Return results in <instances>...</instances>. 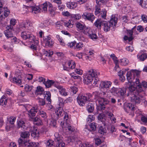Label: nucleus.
I'll use <instances>...</instances> for the list:
<instances>
[{"mask_svg": "<svg viewBox=\"0 0 147 147\" xmlns=\"http://www.w3.org/2000/svg\"><path fill=\"white\" fill-rule=\"evenodd\" d=\"M93 95L94 96L96 103H99V109L101 110H104L105 108V105L109 103L108 100L105 98L107 95L106 93L104 92L96 91L93 93Z\"/></svg>", "mask_w": 147, "mask_h": 147, "instance_id": "f257e3e1", "label": "nucleus"}, {"mask_svg": "<svg viewBox=\"0 0 147 147\" xmlns=\"http://www.w3.org/2000/svg\"><path fill=\"white\" fill-rule=\"evenodd\" d=\"M99 75V72L94 69L89 70L86 73L85 76V80L86 83L88 84H92L93 82V84L96 86H98L99 81L98 77Z\"/></svg>", "mask_w": 147, "mask_h": 147, "instance_id": "f03ea898", "label": "nucleus"}, {"mask_svg": "<svg viewBox=\"0 0 147 147\" xmlns=\"http://www.w3.org/2000/svg\"><path fill=\"white\" fill-rule=\"evenodd\" d=\"M137 86L136 88L132 85H131L128 88L129 91L127 94V96H130L136 93H140L143 92V90L142 87V85L139 84V80L138 79L136 78L134 82Z\"/></svg>", "mask_w": 147, "mask_h": 147, "instance_id": "7ed1b4c3", "label": "nucleus"}, {"mask_svg": "<svg viewBox=\"0 0 147 147\" xmlns=\"http://www.w3.org/2000/svg\"><path fill=\"white\" fill-rule=\"evenodd\" d=\"M118 18L116 15H112L109 22L104 21L102 22V26L104 30L106 32H108L110 30L111 27L115 26L117 23Z\"/></svg>", "mask_w": 147, "mask_h": 147, "instance_id": "20e7f679", "label": "nucleus"}, {"mask_svg": "<svg viewBox=\"0 0 147 147\" xmlns=\"http://www.w3.org/2000/svg\"><path fill=\"white\" fill-rule=\"evenodd\" d=\"M44 90L42 87L38 86L37 87L36 89L35 92V94L38 96L39 95H43V97L46 98L47 100L48 101V103L50 104L51 103V94L49 91L46 92L44 94H43Z\"/></svg>", "mask_w": 147, "mask_h": 147, "instance_id": "39448f33", "label": "nucleus"}, {"mask_svg": "<svg viewBox=\"0 0 147 147\" xmlns=\"http://www.w3.org/2000/svg\"><path fill=\"white\" fill-rule=\"evenodd\" d=\"M142 92H140L129 96L131 102L135 104L140 103L141 101L144 100V97L142 95Z\"/></svg>", "mask_w": 147, "mask_h": 147, "instance_id": "423d86ee", "label": "nucleus"}, {"mask_svg": "<svg viewBox=\"0 0 147 147\" xmlns=\"http://www.w3.org/2000/svg\"><path fill=\"white\" fill-rule=\"evenodd\" d=\"M135 109V106L131 103L127 104L124 106L125 111L132 117L134 116V110Z\"/></svg>", "mask_w": 147, "mask_h": 147, "instance_id": "0eeeda50", "label": "nucleus"}, {"mask_svg": "<svg viewBox=\"0 0 147 147\" xmlns=\"http://www.w3.org/2000/svg\"><path fill=\"white\" fill-rule=\"evenodd\" d=\"M21 36L24 40L29 39L30 42H34L35 37L32 34H30L28 31H25L21 33Z\"/></svg>", "mask_w": 147, "mask_h": 147, "instance_id": "6e6552de", "label": "nucleus"}, {"mask_svg": "<svg viewBox=\"0 0 147 147\" xmlns=\"http://www.w3.org/2000/svg\"><path fill=\"white\" fill-rule=\"evenodd\" d=\"M69 123V119L64 122L61 121L60 124L63 129L67 128L69 131L73 132L75 130V128L73 126L70 125Z\"/></svg>", "mask_w": 147, "mask_h": 147, "instance_id": "1a4fd4ad", "label": "nucleus"}, {"mask_svg": "<svg viewBox=\"0 0 147 147\" xmlns=\"http://www.w3.org/2000/svg\"><path fill=\"white\" fill-rule=\"evenodd\" d=\"M75 67V63L74 62L72 61L71 62L70 61H68L65 63V65H63V68L64 70L69 72L71 71Z\"/></svg>", "mask_w": 147, "mask_h": 147, "instance_id": "9d476101", "label": "nucleus"}, {"mask_svg": "<svg viewBox=\"0 0 147 147\" xmlns=\"http://www.w3.org/2000/svg\"><path fill=\"white\" fill-rule=\"evenodd\" d=\"M83 71L79 69H74V72L69 73L70 75L71 76V78H73L74 79H80L81 80V78L80 76L76 75L75 73L80 75H82L83 74Z\"/></svg>", "mask_w": 147, "mask_h": 147, "instance_id": "9b49d317", "label": "nucleus"}, {"mask_svg": "<svg viewBox=\"0 0 147 147\" xmlns=\"http://www.w3.org/2000/svg\"><path fill=\"white\" fill-rule=\"evenodd\" d=\"M77 101L79 105L82 106H84L86 101H87V98L84 94H80L77 98Z\"/></svg>", "mask_w": 147, "mask_h": 147, "instance_id": "f8f14e48", "label": "nucleus"}, {"mask_svg": "<svg viewBox=\"0 0 147 147\" xmlns=\"http://www.w3.org/2000/svg\"><path fill=\"white\" fill-rule=\"evenodd\" d=\"M56 115L57 117H58L63 116L64 122L69 119L70 117L69 114L67 113L64 111H61L60 110L57 111Z\"/></svg>", "mask_w": 147, "mask_h": 147, "instance_id": "ddd939ff", "label": "nucleus"}, {"mask_svg": "<svg viewBox=\"0 0 147 147\" xmlns=\"http://www.w3.org/2000/svg\"><path fill=\"white\" fill-rule=\"evenodd\" d=\"M82 16L84 19L90 21L92 22L95 19L94 16L93 14L88 12L84 13Z\"/></svg>", "mask_w": 147, "mask_h": 147, "instance_id": "4468645a", "label": "nucleus"}, {"mask_svg": "<svg viewBox=\"0 0 147 147\" xmlns=\"http://www.w3.org/2000/svg\"><path fill=\"white\" fill-rule=\"evenodd\" d=\"M10 13L9 10L7 8H4V11H0V21L3 20Z\"/></svg>", "mask_w": 147, "mask_h": 147, "instance_id": "2eb2a0df", "label": "nucleus"}, {"mask_svg": "<svg viewBox=\"0 0 147 147\" xmlns=\"http://www.w3.org/2000/svg\"><path fill=\"white\" fill-rule=\"evenodd\" d=\"M7 30L4 31V34L6 36L7 38L13 37L12 31L13 30V27L7 26L6 27Z\"/></svg>", "mask_w": 147, "mask_h": 147, "instance_id": "dca6fc26", "label": "nucleus"}, {"mask_svg": "<svg viewBox=\"0 0 147 147\" xmlns=\"http://www.w3.org/2000/svg\"><path fill=\"white\" fill-rule=\"evenodd\" d=\"M43 43L46 47H50L53 45V42L49 36H47L43 38Z\"/></svg>", "mask_w": 147, "mask_h": 147, "instance_id": "f3484780", "label": "nucleus"}, {"mask_svg": "<svg viewBox=\"0 0 147 147\" xmlns=\"http://www.w3.org/2000/svg\"><path fill=\"white\" fill-rule=\"evenodd\" d=\"M111 84L112 82H111L105 81L101 82L100 86L101 88L107 89L109 88L111 86Z\"/></svg>", "mask_w": 147, "mask_h": 147, "instance_id": "a211bd4d", "label": "nucleus"}, {"mask_svg": "<svg viewBox=\"0 0 147 147\" xmlns=\"http://www.w3.org/2000/svg\"><path fill=\"white\" fill-rule=\"evenodd\" d=\"M76 26L78 31L82 32L86 28V26L84 23L79 22L76 23Z\"/></svg>", "mask_w": 147, "mask_h": 147, "instance_id": "6ab92c4d", "label": "nucleus"}, {"mask_svg": "<svg viewBox=\"0 0 147 147\" xmlns=\"http://www.w3.org/2000/svg\"><path fill=\"white\" fill-rule=\"evenodd\" d=\"M56 87L59 90V92L62 96H66L68 95V93L67 91L62 86L57 85Z\"/></svg>", "mask_w": 147, "mask_h": 147, "instance_id": "aec40b11", "label": "nucleus"}, {"mask_svg": "<svg viewBox=\"0 0 147 147\" xmlns=\"http://www.w3.org/2000/svg\"><path fill=\"white\" fill-rule=\"evenodd\" d=\"M10 80L13 83L15 84L18 85H20L22 84L21 79L20 77H15L11 78H10Z\"/></svg>", "mask_w": 147, "mask_h": 147, "instance_id": "412c9836", "label": "nucleus"}, {"mask_svg": "<svg viewBox=\"0 0 147 147\" xmlns=\"http://www.w3.org/2000/svg\"><path fill=\"white\" fill-rule=\"evenodd\" d=\"M104 2V1L103 0H96V3L97 4V5L96 6V8L95 11V15H99L100 11V8H99V6L101 3H103Z\"/></svg>", "mask_w": 147, "mask_h": 147, "instance_id": "4be33fe9", "label": "nucleus"}, {"mask_svg": "<svg viewBox=\"0 0 147 147\" xmlns=\"http://www.w3.org/2000/svg\"><path fill=\"white\" fill-rule=\"evenodd\" d=\"M126 76L127 79L129 82L130 83V84H134L135 80V78L134 77L132 79L131 78L132 74L131 72L130 71H127Z\"/></svg>", "mask_w": 147, "mask_h": 147, "instance_id": "5701e85b", "label": "nucleus"}, {"mask_svg": "<svg viewBox=\"0 0 147 147\" xmlns=\"http://www.w3.org/2000/svg\"><path fill=\"white\" fill-rule=\"evenodd\" d=\"M38 111V109L36 107H33L28 111V115L30 117L35 116Z\"/></svg>", "mask_w": 147, "mask_h": 147, "instance_id": "b1692460", "label": "nucleus"}, {"mask_svg": "<svg viewBox=\"0 0 147 147\" xmlns=\"http://www.w3.org/2000/svg\"><path fill=\"white\" fill-rule=\"evenodd\" d=\"M137 57L140 61H143L147 58V54L144 53H139L137 55Z\"/></svg>", "mask_w": 147, "mask_h": 147, "instance_id": "393cba45", "label": "nucleus"}, {"mask_svg": "<svg viewBox=\"0 0 147 147\" xmlns=\"http://www.w3.org/2000/svg\"><path fill=\"white\" fill-rule=\"evenodd\" d=\"M96 124L94 123H92L90 124L89 125H86L85 128L88 129L90 131H94L96 129Z\"/></svg>", "mask_w": 147, "mask_h": 147, "instance_id": "a878e982", "label": "nucleus"}, {"mask_svg": "<svg viewBox=\"0 0 147 147\" xmlns=\"http://www.w3.org/2000/svg\"><path fill=\"white\" fill-rule=\"evenodd\" d=\"M128 69H123L122 70H121L118 72V75L119 77L122 78L121 81L123 82L125 79V78L123 75L125 73L126 71H127Z\"/></svg>", "mask_w": 147, "mask_h": 147, "instance_id": "bb28decb", "label": "nucleus"}, {"mask_svg": "<svg viewBox=\"0 0 147 147\" xmlns=\"http://www.w3.org/2000/svg\"><path fill=\"white\" fill-rule=\"evenodd\" d=\"M93 32L92 30L89 27H86L83 31V33L88 36Z\"/></svg>", "mask_w": 147, "mask_h": 147, "instance_id": "cd10ccee", "label": "nucleus"}, {"mask_svg": "<svg viewBox=\"0 0 147 147\" xmlns=\"http://www.w3.org/2000/svg\"><path fill=\"white\" fill-rule=\"evenodd\" d=\"M28 9H30L32 13H38L40 10L39 7L37 6H30L28 7Z\"/></svg>", "mask_w": 147, "mask_h": 147, "instance_id": "c85d7f7f", "label": "nucleus"}, {"mask_svg": "<svg viewBox=\"0 0 147 147\" xmlns=\"http://www.w3.org/2000/svg\"><path fill=\"white\" fill-rule=\"evenodd\" d=\"M137 1L143 8H147V0H137Z\"/></svg>", "mask_w": 147, "mask_h": 147, "instance_id": "c756f323", "label": "nucleus"}, {"mask_svg": "<svg viewBox=\"0 0 147 147\" xmlns=\"http://www.w3.org/2000/svg\"><path fill=\"white\" fill-rule=\"evenodd\" d=\"M107 11L105 9H102L100 12L99 15H98L99 17L102 19H105L107 16Z\"/></svg>", "mask_w": 147, "mask_h": 147, "instance_id": "7c9ffc66", "label": "nucleus"}, {"mask_svg": "<svg viewBox=\"0 0 147 147\" xmlns=\"http://www.w3.org/2000/svg\"><path fill=\"white\" fill-rule=\"evenodd\" d=\"M126 87L125 88H118L117 95L122 96H124L126 92Z\"/></svg>", "mask_w": 147, "mask_h": 147, "instance_id": "2f4dec72", "label": "nucleus"}, {"mask_svg": "<svg viewBox=\"0 0 147 147\" xmlns=\"http://www.w3.org/2000/svg\"><path fill=\"white\" fill-rule=\"evenodd\" d=\"M33 121L34 124L40 125L42 124V122L41 120L37 117L33 119Z\"/></svg>", "mask_w": 147, "mask_h": 147, "instance_id": "473e14b6", "label": "nucleus"}, {"mask_svg": "<svg viewBox=\"0 0 147 147\" xmlns=\"http://www.w3.org/2000/svg\"><path fill=\"white\" fill-rule=\"evenodd\" d=\"M7 98L4 96H3L0 99L1 105L5 106L7 104Z\"/></svg>", "mask_w": 147, "mask_h": 147, "instance_id": "72a5a7b5", "label": "nucleus"}, {"mask_svg": "<svg viewBox=\"0 0 147 147\" xmlns=\"http://www.w3.org/2000/svg\"><path fill=\"white\" fill-rule=\"evenodd\" d=\"M26 145H27V146H31L32 147H38L39 146V144L38 142H32L29 141V142L25 143Z\"/></svg>", "mask_w": 147, "mask_h": 147, "instance_id": "f704fd0d", "label": "nucleus"}, {"mask_svg": "<svg viewBox=\"0 0 147 147\" xmlns=\"http://www.w3.org/2000/svg\"><path fill=\"white\" fill-rule=\"evenodd\" d=\"M102 21L101 20V18L98 19L94 22V24L97 28H100L102 25Z\"/></svg>", "mask_w": 147, "mask_h": 147, "instance_id": "c9c22d12", "label": "nucleus"}, {"mask_svg": "<svg viewBox=\"0 0 147 147\" xmlns=\"http://www.w3.org/2000/svg\"><path fill=\"white\" fill-rule=\"evenodd\" d=\"M67 7L71 9H74L77 6L76 3L75 2H71L68 3L67 4Z\"/></svg>", "mask_w": 147, "mask_h": 147, "instance_id": "e433bc0d", "label": "nucleus"}, {"mask_svg": "<svg viewBox=\"0 0 147 147\" xmlns=\"http://www.w3.org/2000/svg\"><path fill=\"white\" fill-rule=\"evenodd\" d=\"M76 46L74 47V48L75 49H77L78 50L82 49L84 46V44L82 42L76 43Z\"/></svg>", "mask_w": 147, "mask_h": 147, "instance_id": "4c0bfd02", "label": "nucleus"}, {"mask_svg": "<svg viewBox=\"0 0 147 147\" xmlns=\"http://www.w3.org/2000/svg\"><path fill=\"white\" fill-rule=\"evenodd\" d=\"M94 107L93 104L89 103L87 106V110L89 113H92L94 110Z\"/></svg>", "mask_w": 147, "mask_h": 147, "instance_id": "58836bf2", "label": "nucleus"}, {"mask_svg": "<svg viewBox=\"0 0 147 147\" xmlns=\"http://www.w3.org/2000/svg\"><path fill=\"white\" fill-rule=\"evenodd\" d=\"M54 83V81L48 80L46 82L45 81L44 84L46 88H49L52 86Z\"/></svg>", "mask_w": 147, "mask_h": 147, "instance_id": "ea45409f", "label": "nucleus"}, {"mask_svg": "<svg viewBox=\"0 0 147 147\" xmlns=\"http://www.w3.org/2000/svg\"><path fill=\"white\" fill-rule=\"evenodd\" d=\"M18 125L19 128H21L22 129H25L26 127L24 122L22 121H18Z\"/></svg>", "mask_w": 147, "mask_h": 147, "instance_id": "a19ab883", "label": "nucleus"}, {"mask_svg": "<svg viewBox=\"0 0 147 147\" xmlns=\"http://www.w3.org/2000/svg\"><path fill=\"white\" fill-rule=\"evenodd\" d=\"M88 37L90 38L94 41L96 40L98 38V37L94 31L92 33H91Z\"/></svg>", "mask_w": 147, "mask_h": 147, "instance_id": "79ce46f5", "label": "nucleus"}, {"mask_svg": "<svg viewBox=\"0 0 147 147\" xmlns=\"http://www.w3.org/2000/svg\"><path fill=\"white\" fill-rule=\"evenodd\" d=\"M38 114L44 119H46L47 117V115L45 111L41 110L39 111Z\"/></svg>", "mask_w": 147, "mask_h": 147, "instance_id": "37998d69", "label": "nucleus"}, {"mask_svg": "<svg viewBox=\"0 0 147 147\" xmlns=\"http://www.w3.org/2000/svg\"><path fill=\"white\" fill-rule=\"evenodd\" d=\"M33 87V86H32L26 84L24 85V90L25 91L29 92L31 91Z\"/></svg>", "mask_w": 147, "mask_h": 147, "instance_id": "c03bdc74", "label": "nucleus"}, {"mask_svg": "<svg viewBox=\"0 0 147 147\" xmlns=\"http://www.w3.org/2000/svg\"><path fill=\"white\" fill-rule=\"evenodd\" d=\"M44 53L43 54L46 56L51 57L53 54V51L51 50H48L45 51L44 50Z\"/></svg>", "mask_w": 147, "mask_h": 147, "instance_id": "a18cd8bd", "label": "nucleus"}, {"mask_svg": "<svg viewBox=\"0 0 147 147\" xmlns=\"http://www.w3.org/2000/svg\"><path fill=\"white\" fill-rule=\"evenodd\" d=\"M30 135V133L28 131H24L21 133V136L22 138L25 139L28 138Z\"/></svg>", "mask_w": 147, "mask_h": 147, "instance_id": "49530a36", "label": "nucleus"}, {"mask_svg": "<svg viewBox=\"0 0 147 147\" xmlns=\"http://www.w3.org/2000/svg\"><path fill=\"white\" fill-rule=\"evenodd\" d=\"M98 132L101 134L104 135L106 133V130L105 128L101 126L99 127Z\"/></svg>", "mask_w": 147, "mask_h": 147, "instance_id": "de8ad7c7", "label": "nucleus"}, {"mask_svg": "<svg viewBox=\"0 0 147 147\" xmlns=\"http://www.w3.org/2000/svg\"><path fill=\"white\" fill-rule=\"evenodd\" d=\"M56 8H50L49 9V11L50 13L52 16H54L57 13V12L55 11Z\"/></svg>", "mask_w": 147, "mask_h": 147, "instance_id": "09e8293b", "label": "nucleus"}, {"mask_svg": "<svg viewBox=\"0 0 147 147\" xmlns=\"http://www.w3.org/2000/svg\"><path fill=\"white\" fill-rule=\"evenodd\" d=\"M120 62L121 65L125 66L128 64V60L126 58H123L120 60Z\"/></svg>", "mask_w": 147, "mask_h": 147, "instance_id": "8fccbe9b", "label": "nucleus"}, {"mask_svg": "<svg viewBox=\"0 0 147 147\" xmlns=\"http://www.w3.org/2000/svg\"><path fill=\"white\" fill-rule=\"evenodd\" d=\"M16 119V118L15 117L11 116L7 118V120L9 124L12 125V126L14 124Z\"/></svg>", "mask_w": 147, "mask_h": 147, "instance_id": "3c124183", "label": "nucleus"}, {"mask_svg": "<svg viewBox=\"0 0 147 147\" xmlns=\"http://www.w3.org/2000/svg\"><path fill=\"white\" fill-rule=\"evenodd\" d=\"M54 141L52 140H48L46 142L47 147H52Z\"/></svg>", "mask_w": 147, "mask_h": 147, "instance_id": "603ef678", "label": "nucleus"}, {"mask_svg": "<svg viewBox=\"0 0 147 147\" xmlns=\"http://www.w3.org/2000/svg\"><path fill=\"white\" fill-rule=\"evenodd\" d=\"M34 42L36 45L32 44L30 46L31 48L33 50H36L37 49L36 45L38 43V41L37 40H34V42Z\"/></svg>", "mask_w": 147, "mask_h": 147, "instance_id": "864d4df0", "label": "nucleus"}, {"mask_svg": "<svg viewBox=\"0 0 147 147\" xmlns=\"http://www.w3.org/2000/svg\"><path fill=\"white\" fill-rule=\"evenodd\" d=\"M27 142H29V141H25V140L24 141V140H22L21 139H19L18 140V142L20 146H27V145H26L25 144V143Z\"/></svg>", "mask_w": 147, "mask_h": 147, "instance_id": "5fc2aeb1", "label": "nucleus"}, {"mask_svg": "<svg viewBox=\"0 0 147 147\" xmlns=\"http://www.w3.org/2000/svg\"><path fill=\"white\" fill-rule=\"evenodd\" d=\"M105 115L103 114H99L98 115V120L103 122L105 120Z\"/></svg>", "mask_w": 147, "mask_h": 147, "instance_id": "6e6d98bb", "label": "nucleus"}, {"mask_svg": "<svg viewBox=\"0 0 147 147\" xmlns=\"http://www.w3.org/2000/svg\"><path fill=\"white\" fill-rule=\"evenodd\" d=\"M64 25L67 27L70 28L73 27V25L71 23L70 20L68 22L65 21L64 22Z\"/></svg>", "mask_w": 147, "mask_h": 147, "instance_id": "4d7b16f0", "label": "nucleus"}, {"mask_svg": "<svg viewBox=\"0 0 147 147\" xmlns=\"http://www.w3.org/2000/svg\"><path fill=\"white\" fill-rule=\"evenodd\" d=\"M56 38L59 41L60 44L63 46H65V44L64 43L63 40L61 38L59 35L56 36Z\"/></svg>", "mask_w": 147, "mask_h": 147, "instance_id": "13d9d810", "label": "nucleus"}, {"mask_svg": "<svg viewBox=\"0 0 147 147\" xmlns=\"http://www.w3.org/2000/svg\"><path fill=\"white\" fill-rule=\"evenodd\" d=\"M118 91V88H116L114 87H113L110 90V92L114 94H117Z\"/></svg>", "mask_w": 147, "mask_h": 147, "instance_id": "bf43d9fd", "label": "nucleus"}, {"mask_svg": "<svg viewBox=\"0 0 147 147\" xmlns=\"http://www.w3.org/2000/svg\"><path fill=\"white\" fill-rule=\"evenodd\" d=\"M110 56L113 60L115 64H116L118 63V61L117 59V58L114 54H112L110 55Z\"/></svg>", "mask_w": 147, "mask_h": 147, "instance_id": "052dcab7", "label": "nucleus"}, {"mask_svg": "<svg viewBox=\"0 0 147 147\" xmlns=\"http://www.w3.org/2000/svg\"><path fill=\"white\" fill-rule=\"evenodd\" d=\"M39 135L38 131L37 130L33 131L31 134V136L34 138L38 137Z\"/></svg>", "mask_w": 147, "mask_h": 147, "instance_id": "680f3d73", "label": "nucleus"}, {"mask_svg": "<svg viewBox=\"0 0 147 147\" xmlns=\"http://www.w3.org/2000/svg\"><path fill=\"white\" fill-rule=\"evenodd\" d=\"M94 115H89L88 116V117L87 119V121L89 122H91L92 121L94 120Z\"/></svg>", "mask_w": 147, "mask_h": 147, "instance_id": "e2e57ef3", "label": "nucleus"}, {"mask_svg": "<svg viewBox=\"0 0 147 147\" xmlns=\"http://www.w3.org/2000/svg\"><path fill=\"white\" fill-rule=\"evenodd\" d=\"M72 18L75 20H79L81 18V16L80 14L72 15L71 16Z\"/></svg>", "mask_w": 147, "mask_h": 147, "instance_id": "0e129e2a", "label": "nucleus"}, {"mask_svg": "<svg viewBox=\"0 0 147 147\" xmlns=\"http://www.w3.org/2000/svg\"><path fill=\"white\" fill-rule=\"evenodd\" d=\"M71 92H73V94H76L78 90V88L75 86H71Z\"/></svg>", "mask_w": 147, "mask_h": 147, "instance_id": "69168bd1", "label": "nucleus"}, {"mask_svg": "<svg viewBox=\"0 0 147 147\" xmlns=\"http://www.w3.org/2000/svg\"><path fill=\"white\" fill-rule=\"evenodd\" d=\"M76 42L75 41H74L73 42H71L68 43L67 44V46L68 47H69L70 48H72L73 47L75 46V45L76 44Z\"/></svg>", "mask_w": 147, "mask_h": 147, "instance_id": "338daca9", "label": "nucleus"}, {"mask_svg": "<svg viewBox=\"0 0 147 147\" xmlns=\"http://www.w3.org/2000/svg\"><path fill=\"white\" fill-rule=\"evenodd\" d=\"M65 143L62 141L59 142L57 144L56 147H65Z\"/></svg>", "mask_w": 147, "mask_h": 147, "instance_id": "774afa93", "label": "nucleus"}]
</instances>
